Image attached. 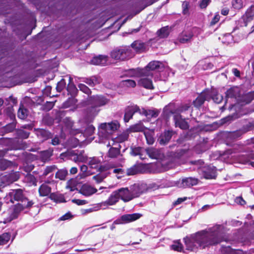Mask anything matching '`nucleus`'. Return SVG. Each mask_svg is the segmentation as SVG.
Segmentation results:
<instances>
[{
    "instance_id": "obj_59",
    "label": "nucleus",
    "mask_w": 254,
    "mask_h": 254,
    "mask_svg": "<svg viewBox=\"0 0 254 254\" xmlns=\"http://www.w3.org/2000/svg\"><path fill=\"white\" fill-rule=\"evenodd\" d=\"M65 84L66 83L64 79L61 80V81L58 83L56 87L57 91L59 92H61L65 87Z\"/></svg>"
},
{
    "instance_id": "obj_34",
    "label": "nucleus",
    "mask_w": 254,
    "mask_h": 254,
    "mask_svg": "<svg viewBox=\"0 0 254 254\" xmlns=\"http://www.w3.org/2000/svg\"><path fill=\"white\" fill-rule=\"evenodd\" d=\"M78 184L79 182H77L75 179H71L66 182V188L71 191L77 190Z\"/></svg>"
},
{
    "instance_id": "obj_41",
    "label": "nucleus",
    "mask_w": 254,
    "mask_h": 254,
    "mask_svg": "<svg viewBox=\"0 0 254 254\" xmlns=\"http://www.w3.org/2000/svg\"><path fill=\"white\" fill-rule=\"evenodd\" d=\"M140 172V168L138 165H134L127 170V176L134 175Z\"/></svg>"
},
{
    "instance_id": "obj_58",
    "label": "nucleus",
    "mask_w": 254,
    "mask_h": 254,
    "mask_svg": "<svg viewBox=\"0 0 254 254\" xmlns=\"http://www.w3.org/2000/svg\"><path fill=\"white\" fill-rule=\"evenodd\" d=\"M245 16L247 17L248 20L252 19L254 16V7L252 6L247 10L245 13Z\"/></svg>"
},
{
    "instance_id": "obj_61",
    "label": "nucleus",
    "mask_w": 254,
    "mask_h": 254,
    "mask_svg": "<svg viewBox=\"0 0 254 254\" xmlns=\"http://www.w3.org/2000/svg\"><path fill=\"white\" fill-rule=\"evenodd\" d=\"M128 137V135L127 133H123L117 137L116 138V141L117 142H123L127 140Z\"/></svg>"
},
{
    "instance_id": "obj_50",
    "label": "nucleus",
    "mask_w": 254,
    "mask_h": 254,
    "mask_svg": "<svg viewBox=\"0 0 254 254\" xmlns=\"http://www.w3.org/2000/svg\"><path fill=\"white\" fill-rule=\"evenodd\" d=\"M4 201L6 204L11 205L10 206H15V201L10 192L4 198Z\"/></svg>"
},
{
    "instance_id": "obj_30",
    "label": "nucleus",
    "mask_w": 254,
    "mask_h": 254,
    "mask_svg": "<svg viewBox=\"0 0 254 254\" xmlns=\"http://www.w3.org/2000/svg\"><path fill=\"white\" fill-rule=\"evenodd\" d=\"M64 122L67 127L70 128L71 129L70 133L72 134H76L77 133H80L82 131V130L79 129H75L73 127V123L71 120V119L69 118H66L64 120Z\"/></svg>"
},
{
    "instance_id": "obj_3",
    "label": "nucleus",
    "mask_w": 254,
    "mask_h": 254,
    "mask_svg": "<svg viewBox=\"0 0 254 254\" xmlns=\"http://www.w3.org/2000/svg\"><path fill=\"white\" fill-rule=\"evenodd\" d=\"M233 151L230 150V153L241 152L243 153L238 155L237 157L238 161L243 164H246L250 162V164L254 167V146L252 148H245L242 145H236L233 148Z\"/></svg>"
},
{
    "instance_id": "obj_9",
    "label": "nucleus",
    "mask_w": 254,
    "mask_h": 254,
    "mask_svg": "<svg viewBox=\"0 0 254 254\" xmlns=\"http://www.w3.org/2000/svg\"><path fill=\"white\" fill-rule=\"evenodd\" d=\"M83 153V151L76 152L75 151H70L62 153L61 156L62 158L67 157L75 163L84 162L87 160V157L84 156Z\"/></svg>"
},
{
    "instance_id": "obj_47",
    "label": "nucleus",
    "mask_w": 254,
    "mask_h": 254,
    "mask_svg": "<svg viewBox=\"0 0 254 254\" xmlns=\"http://www.w3.org/2000/svg\"><path fill=\"white\" fill-rule=\"evenodd\" d=\"M28 115V111L26 109L23 108V106L20 107L17 112V116L21 119H25Z\"/></svg>"
},
{
    "instance_id": "obj_54",
    "label": "nucleus",
    "mask_w": 254,
    "mask_h": 254,
    "mask_svg": "<svg viewBox=\"0 0 254 254\" xmlns=\"http://www.w3.org/2000/svg\"><path fill=\"white\" fill-rule=\"evenodd\" d=\"M122 85L127 87L133 88L136 86V82L131 79L125 80L122 81Z\"/></svg>"
},
{
    "instance_id": "obj_10",
    "label": "nucleus",
    "mask_w": 254,
    "mask_h": 254,
    "mask_svg": "<svg viewBox=\"0 0 254 254\" xmlns=\"http://www.w3.org/2000/svg\"><path fill=\"white\" fill-rule=\"evenodd\" d=\"M109 100L102 95H94L89 97L87 100V104L92 107H99L107 104Z\"/></svg>"
},
{
    "instance_id": "obj_5",
    "label": "nucleus",
    "mask_w": 254,
    "mask_h": 254,
    "mask_svg": "<svg viewBox=\"0 0 254 254\" xmlns=\"http://www.w3.org/2000/svg\"><path fill=\"white\" fill-rule=\"evenodd\" d=\"M164 68L163 64L159 61H152L150 62L144 68H138L139 73L143 76H151L153 77V72L156 70L161 69Z\"/></svg>"
},
{
    "instance_id": "obj_22",
    "label": "nucleus",
    "mask_w": 254,
    "mask_h": 254,
    "mask_svg": "<svg viewBox=\"0 0 254 254\" xmlns=\"http://www.w3.org/2000/svg\"><path fill=\"white\" fill-rule=\"evenodd\" d=\"M172 136V132L170 131H165L158 138L157 141L162 145L166 144L169 142Z\"/></svg>"
},
{
    "instance_id": "obj_63",
    "label": "nucleus",
    "mask_w": 254,
    "mask_h": 254,
    "mask_svg": "<svg viewBox=\"0 0 254 254\" xmlns=\"http://www.w3.org/2000/svg\"><path fill=\"white\" fill-rule=\"evenodd\" d=\"M189 2L185 1L182 4L183 13L185 15L188 14L189 13Z\"/></svg>"
},
{
    "instance_id": "obj_16",
    "label": "nucleus",
    "mask_w": 254,
    "mask_h": 254,
    "mask_svg": "<svg viewBox=\"0 0 254 254\" xmlns=\"http://www.w3.org/2000/svg\"><path fill=\"white\" fill-rule=\"evenodd\" d=\"M209 91H206L202 92L193 102L195 107L198 108L201 106L205 100H209Z\"/></svg>"
},
{
    "instance_id": "obj_4",
    "label": "nucleus",
    "mask_w": 254,
    "mask_h": 254,
    "mask_svg": "<svg viewBox=\"0 0 254 254\" xmlns=\"http://www.w3.org/2000/svg\"><path fill=\"white\" fill-rule=\"evenodd\" d=\"M13 198L16 203L14 204L15 206H31L34 204L32 200H29L24 197L21 189L14 190L10 192Z\"/></svg>"
},
{
    "instance_id": "obj_24",
    "label": "nucleus",
    "mask_w": 254,
    "mask_h": 254,
    "mask_svg": "<svg viewBox=\"0 0 254 254\" xmlns=\"http://www.w3.org/2000/svg\"><path fill=\"white\" fill-rule=\"evenodd\" d=\"M198 179L194 178H186L182 181V187L184 188L190 187L196 185L198 183Z\"/></svg>"
},
{
    "instance_id": "obj_38",
    "label": "nucleus",
    "mask_w": 254,
    "mask_h": 254,
    "mask_svg": "<svg viewBox=\"0 0 254 254\" xmlns=\"http://www.w3.org/2000/svg\"><path fill=\"white\" fill-rule=\"evenodd\" d=\"M83 81L88 85L93 87L99 84L101 82V79L97 77L92 76L90 78H85Z\"/></svg>"
},
{
    "instance_id": "obj_21",
    "label": "nucleus",
    "mask_w": 254,
    "mask_h": 254,
    "mask_svg": "<svg viewBox=\"0 0 254 254\" xmlns=\"http://www.w3.org/2000/svg\"><path fill=\"white\" fill-rule=\"evenodd\" d=\"M97 191L96 189L86 184L83 185L79 190V192L85 196H90Z\"/></svg>"
},
{
    "instance_id": "obj_36",
    "label": "nucleus",
    "mask_w": 254,
    "mask_h": 254,
    "mask_svg": "<svg viewBox=\"0 0 254 254\" xmlns=\"http://www.w3.org/2000/svg\"><path fill=\"white\" fill-rule=\"evenodd\" d=\"M50 198L56 203H61L66 201L64 195L62 194L52 193L50 194Z\"/></svg>"
},
{
    "instance_id": "obj_48",
    "label": "nucleus",
    "mask_w": 254,
    "mask_h": 254,
    "mask_svg": "<svg viewBox=\"0 0 254 254\" xmlns=\"http://www.w3.org/2000/svg\"><path fill=\"white\" fill-rule=\"evenodd\" d=\"M24 182L28 183L30 185H36L37 182L35 177L31 174L27 175L24 178Z\"/></svg>"
},
{
    "instance_id": "obj_32",
    "label": "nucleus",
    "mask_w": 254,
    "mask_h": 254,
    "mask_svg": "<svg viewBox=\"0 0 254 254\" xmlns=\"http://www.w3.org/2000/svg\"><path fill=\"white\" fill-rule=\"evenodd\" d=\"M88 164L91 168L98 169L101 166V160L96 157L89 158Z\"/></svg>"
},
{
    "instance_id": "obj_15",
    "label": "nucleus",
    "mask_w": 254,
    "mask_h": 254,
    "mask_svg": "<svg viewBox=\"0 0 254 254\" xmlns=\"http://www.w3.org/2000/svg\"><path fill=\"white\" fill-rule=\"evenodd\" d=\"M241 90L239 87H231L226 92V98H234L238 102V98L240 97Z\"/></svg>"
},
{
    "instance_id": "obj_12",
    "label": "nucleus",
    "mask_w": 254,
    "mask_h": 254,
    "mask_svg": "<svg viewBox=\"0 0 254 254\" xmlns=\"http://www.w3.org/2000/svg\"><path fill=\"white\" fill-rule=\"evenodd\" d=\"M111 56L115 60H125L130 58L131 57V53L128 48H124L113 51Z\"/></svg>"
},
{
    "instance_id": "obj_57",
    "label": "nucleus",
    "mask_w": 254,
    "mask_h": 254,
    "mask_svg": "<svg viewBox=\"0 0 254 254\" xmlns=\"http://www.w3.org/2000/svg\"><path fill=\"white\" fill-rule=\"evenodd\" d=\"M142 148L140 147H134L131 148L130 154L133 156L141 155Z\"/></svg>"
},
{
    "instance_id": "obj_43",
    "label": "nucleus",
    "mask_w": 254,
    "mask_h": 254,
    "mask_svg": "<svg viewBox=\"0 0 254 254\" xmlns=\"http://www.w3.org/2000/svg\"><path fill=\"white\" fill-rule=\"evenodd\" d=\"M145 127L142 123H138L131 126L129 130L131 132H140L143 131Z\"/></svg>"
},
{
    "instance_id": "obj_37",
    "label": "nucleus",
    "mask_w": 254,
    "mask_h": 254,
    "mask_svg": "<svg viewBox=\"0 0 254 254\" xmlns=\"http://www.w3.org/2000/svg\"><path fill=\"white\" fill-rule=\"evenodd\" d=\"M193 36L191 32L183 33L179 38V41L182 43H186L190 41Z\"/></svg>"
},
{
    "instance_id": "obj_49",
    "label": "nucleus",
    "mask_w": 254,
    "mask_h": 254,
    "mask_svg": "<svg viewBox=\"0 0 254 254\" xmlns=\"http://www.w3.org/2000/svg\"><path fill=\"white\" fill-rule=\"evenodd\" d=\"M143 114L148 117H157L159 115V112L156 110H144Z\"/></svg>"
},
{
    "instance_id": "obj_29",
    "label": "nucleus",
    "mask_w": 254,
    "mask_h": 254,
    "mask_svg": "<svg viewBox=\"0 0 254 254\" xmlns=\"http://www.w3.org/2000/svg\"><path fill=\"white\" fill-rule=\"evenodd\" d=\"M39 193L41 196H48L51 192V188L46 183L40 186L39 188Z\"/></svg>"
},
{
    "instance_id": "obj_18",
    "label": "nucleus",
    "mask_w": 254,
    "mask_h": 254,
    "mask_svg": "<svg viewBox=\"0 0 254 254\" xmlns=\"http://www.w3.org/2000/svg\"><path fill=\"white\" fill-rule=\"evenodd\" d=\"M202 172L204 177L207 179H214L216 176V169L213 167H204L202 168Z\"/></svg>"
},
{
    "instance_id": "obj_40",
    "label": "nucleus",
    "mask_w": 254,
    "mask_h": 254,
    "mask_svg": "<svg viewBox=\"0 0 254 254\" xmlns=\"http://www.w3.org/2000/svg\"><path fill=\"white\" fill-rule=\"evenodd\" d=\"M170 32V28L169 26H165L161 28L157 31V34L161 38L167 37Z\"/></svg>"
},
{
    "instance_id": "obj_45",
    "label": "nucleus",
    "mask_w": 254,
    "mask_h": 254,
    "mask_svg": "<svg viewBox=\"0 0 254 254\" xmlns=\"http://www.w3.org/2000/svg\"><path fill=\"white\" fill-rule=\"evenodd\" d=\"M11 235L8 233H4L0 235V245L6 244L10 240Z\"/></svg>"
},
{
    "instance_id": "obj_6",
    "label": "nucleus",
    "mask_w": 254,
    "mask_h": 254,
    "mask_svg": "<svg viewBox=\"0 0 254 254\" xmlns=\"http://www.w3.org/2000/svg\"><path fill=\"white\" fill-rule=\"evenodd\" d=\"M19 172H11L6 174L0 175V190L3 188L12 183L17 181L20 178Z\"/></svg>"
},
{
    "instance_id": "obj_2",
    "label": "nucleus",
    "mask_w": 254,
    "mask_h": 254,
    "mask_svg": "<svg viewBox=\"0 0 254 254\" xmlns=\"http://www.w3.org/2000/svg\"><path fill=\"white\" fill-rule=\"evenodd\" d=\"M147 185L145 184H134L129 188H121V199L124 202H128L134 198L139 197L147 190Z\"/></svg>"
},
{
    "instance_id": "obj_26",
    "label": "nucleus",
    "mask_w": 254,
    "mask_h": 254,
    "mask_svg": "<svg viewBox=\"0 0 254 254\" xmlns=\"http://www.w3.org/2000/svg\"><path fill=\"white\" fill-rule=\"evenodd\" d=\"M254 98V93L249 92L245 94H244L242 96L238 98V102L242 103L244 104H248L250 103Z\"/></svg>"
},
{
    "instance_id": "obj_11",
    "label": "nucleus",
    "mask_w": 254,
    "mask_h": 254,
    "mask_svg": "<svg viewBox=\"0 0 254 254\" xmlns=\"http://www.w3.org/2000/svg\"><path fill=\"white\" fill-rule=\"evenodd\" d=\"M133 76L140 77V79L138 81V85L148 89H153L154 88L152 80L150 78H151V76H143L141 75L139 73V70L137 69L134 70Z\"/></svg>"
},
{
    "instance_id": "obj_46",
    "label": "nucleus",
    "mask_w": 254,
    "mask_h": 254,
    "mask_svg": "<svg viewBox=\"0 0 254 254\" xmlns=\"http://www.w3.org/2000/svg\"><path fill=\"white\" fill-rule=\"evenodd\" d=\"M189 163L191 165H194L195 167L194 169L197 170H202V168L204 167V162L201 160H195V161H191L189 162Z\"/></svg>"
},
{
    "instance_id": "obj_28",
    "label": "nucleus",
    "mask_w": 254,
    "mask_h": 254,
    "mask_svg": "<svg viewBox=\"0 0 254 254\" xmlns=\"http://www.w3.org/2000/svg\"><path fill=\"white\" fill-rule=\"evenodd\" d=\"M15 166L16 165L13 162L8 161L5 159H0V170L1 171L5 170L8 168H11Z\"/></svg>"
},
{
    "instance_id": "obj_1",
    "label": "nucleus",
    "mask_w": 254,
    "mask_h": 254,
    "mask_svg": "<svg viewBox=\"0 0 254 254\" xmlns=\"http://www.w3.org/2000/svg\"><path fill=\"white\" fill-rule=\"evenodd\" d=\"M195 237L196 244L203 249L209 246L217 245L224 241L218 231L210 232L202 231L195 233Z\"/></svg>"
},
{
    "instance_id": "obj_19",
    "label": "nucleus",
    "mask_w": 254,
    "mask_h": 254,
    "mask_svg": "<svg viewBox=\"0 0 254 254\" xmlns=\"http://www.w3.org/2000/svg\"><path fill=\"white\" fill-rule=\"evenodd\" d=\"M120 197L121 198V191L120 189L118 190L114 191L110 195L108 199L105 202L104 204L113 205H115L119 200Z\"/></svg>"
},
{
    "instance_id": "obj_35",
    "label": "nucleus",
    "mask_w": 254,
    "mask_h": 254,
    "mask_svg": "<svg viewBox=\"0 0 254 254\" xmlns=\"http://www.w3.org/2000/svg\"><path fill=\"white\" fill-rule=\"evenodd\" d=\"M209 99L212 98L217 104L221 103L223 100V96L218 94L217 91L214 90H212L211 92L209 91Z\"/></svg>"
},
{
    "instance_id": "obj_56",
    "label": "nucleus",
    "mask_w": 254,
    "mask_h": 254,
    "mask_svg": "<svg viewBox=\"0 0 254 254\" xmlns=\"http://www.w3.org/2000/svg\"><path fill=\"white\" fill-rule=\"evenodd\" d=\"M95 127L93 125H87L86 128L84 129V134L87 136L91 135L94 132Z\"/></svg>"
},
{
    "instance_id": "obj_25",
    "label": "nucleus",
    "mask_w": 254,
    "mask_h": 254,
    "mask_svg": "<svg viewBox=\"0 0 254 254\" xmlns=\"http://www.w3.org/2000/svg\"><path fill=\"white\" fill-rule=\"evenodd\" d=\"M132 48L138 53H142L146 50V45L140 41H135L131 44Z\"/></svg>"
},
{
    "instance_id": "obj_31",
    "label": "nucleus",
    "mask_w": 254,
    "mask_h": 254,
    "mask_svg": "<svg viewBox=\"0 0 254 254\" xmlns=\"http://www.w3.org/2000/svg\"><path fill=\"white\" fill-rule=\"evenodd\" d=\"M107 61V57L100 55L94 57L91 60V63L96 65H105Z\"/></svg>"
},
{
    "instance_id": "obj_64",
    "label": "nucleus",
    "mask_w": 254,
    "mask_h": 254,
    "mask_svg": "<svg viewBox=\"0 0 254 254\" xmlns=\"http://www.w3.org/2000/svg\"><path fill=\"white\" fill-rule=\"evenodd\" d=\"M232 5L236 9H240L243 7V1L242 0H234L232 1Z\"/></svg>"
},
{
    "instance_id": "obj_13",
    "label": "nucleus",
    "mask_w": 254,
    "mask_h": 254,
    "mask_svg": "<svg viewBox=\"0 0 254 254\" xmlns=\"http://www.w3.org/2000/svg\"><path fill=\"white\" fill-rule=\"evenodd\" d=\"M120 127L119 123L117 121L111 123H103L100 126V133L112 134Z\"/></svg>"
},
{
    "instance_id": "obj_42",
    "label": "nucleus",
    "mask_w": 254,
    "mask_h": 254,
    "mask_svg": "<svg viewBox=\"0 0 254 254\" xmlns=\"http://www.w3.org/2000/svg\"><path fill=\"white\" fill-rule=\"evenodd\" d=\"M120 155V150L118 147H111L108 152V156L110 158H116Z\"/></svg>"
},
{
    "instance_id": "obj_62",
    "label": "nucleus",
    "mask_w": 254,
    "mask_h": 254,
    "mask_svg": "<svg viewBox=\"0 0 254 254\" xmlns=\"http://www.w3.org/2000/svg\"><path fill=\"white\" fill-rule=\"evenodd\" d=\"M56 169L57 167L55 165L47 166L44 171L43 175L47 176L49 173L53 172V171L56 170Z\"/></svg>"
},
{
    "instance_id": "obj_17",
    "label": "nucleus",
    "mask_w": 254,
    "mask_h": 254,
    "mask_svg": "<svg viewBox=\"0 0 254 254\" xmlns=\"http://www.w3.org/2000/svg\"><path fill=\"white\" fill-rule=\"evenodd\" d=\"M147 154L153 159H162L164 157L163 153L160 150L154 148H150L146 149Z\"/></svg>"
},
{
    "instance_id": "obj_55",
    "label": "nucleus",
    "mask_w": 254,
    "mask_h": 254,
    "mask_svg": "<svg viewBox=\"0 0 254 254\" xmlns=\"http://www.w3.org/2000/svg\"><path fill=\"white\" fill-rule=\"evenodd\" d=\"M37 135L41 136L44 139H46L49 135V132L46 130L39 129L37 130Z\"/></svg>"
},
{
    "instance_id": "obj_8",
    "label": "nucleus",
    "mask_w": 254,
    "mask_h": 254,
    "mask_svg": "<svg viewBox=\"0 0 254 254\" xmlns=\"http://www.w3.org/2000/svg\"><path fill=\"white\" fill-rule=\"evenodd\" d=\"M24 207H9L6 211L3 212L2 214L3 217V223L5 224L17 218L19 214L24 209Z\"/></svg>"
},
{
    "instance_id": "obj_52",
    "label": "nucleus",
    "mask_w": 254,
    "mask_h": 254,
    "mask_svg": "<svg viewBox=\"0 0 254 254\" xmlns=\"http://www.w3.org/2000/svg\"><path fill=\"white\" fill-rule=\"evenodd\" d=\"M144 135L145 136L147 143L150 145L153 144L154 142L155 139L152 134L149 131L144 132Z\"/></svg>"
},
{
    "instance_id": "obj_14",
    "label": "nucleus",
    "mask_w": 254,
    "mask_h": 254,
    "mask_svg": "<svg viewBox=\"0 0 254 254\" xmlns=\"http://www.w3.org/2000/svg\"><path fill=\"white\" fill-rule=\"evenodd\" d=\"M184 241L188 250L192 251L197 248L196 245L197 244L195 234L184 238Z\"/></svg>"
},
{
    "instance_id": "obj_39",
    "label": "nucleus",
    "mask_w": 254,
    "mask_h": 254,
    "mask_svg": "<svg viewBox=\"0 0 254 254\" xmlns=\"http://www.w3.org/2000/svg\"><path fill=\"white\" fill-rule=\"evenodd\" d=\"M67 174V170L65 168H64L57 171L56 173L55 177L60 180H64Z\"/></svg>"
},
{
    "instance_id": "obj_27",
    "label": "nucleus",
    "mask_w": 254,
    "mask_h": 254,
    "mask_svg": "<svg viewBox=\"0 0 254 254\" xmlns=\"http://www.w3.org/2000/svg\"><path fill=\"white\" fill-rule=\"evenodd\" d=\"M53 155V150L51 149L41 151L39 153V158L42 162H46L50 160Z\"/></svg>"
},
{
    "instance_id": "obj_44",
    "label": "nucleus",
    "mask_w": 254,
    "mask_h": 254,
    "mask_svg": "<svg viewBox=\"0 0 254 254\" xmlns=\"http://www.w3.org/2000/svg\"><path fill=\"white\" fill-rule=\"evenodd\" d=\"M16 127V124L14 123H12L6 125L5 127L1 128V132L6 133L12 132L13 131Z\"/></svg>"
},
{
    "instance_id": "obj_51",
    "label": "nucleus",
    "mask_w": 254,
    "mask_h": 254,
    "mask_svg": "<svg viewBox=\"0 0 254 254\" xmlns=\"http://www.w3.org/2000/svg\"><path fill=\"white\" fill-rule=\"evenodd\" d=\"M78 87L79 88L80 91H81L82 92L88 95H89L91 94V90L84 84L79 83L78 85Z\"/></svg>"
},
{
    "instance_id": "obj_20",
    "label": "nucleus",
    "mask_w": 254,
    "mask_h": 254,
    "mask_svg": "<svg viewBox=\"0 0 254 254\" xmlns=\"http://www.w3.org/2000/svg\"><path fill=\"white\" fill-rule=\"evenodd\" d=\"M174 121L176 127H179L181 129H186L189 128V125L185 120L182 119L181 115L176 114L174 116Z\"/></svg>"
},
{
    "instance_id": "obj_7",
    "label": "nucleus",
    "mask_w": 254,
    "mask_h": 254,
    "mask_svg": "<svg viewBox=\"0 0 254 254\" xmlns=\"http://www.w3.org/2000/svg\"><path fill=\"white\" fill-rule=\"evenodd\" d=\"M142 216V214L138 213L123 215L120 218L114 221L111 226V230H113L115 229V225L128 223L139 219Z\"/></svg>"
},
{
    "instance_id": "obj_33",
    "label": "nucleus",
    "mask_w": 254,
    "mask_h": 254,
    "mask_svg": "<svg viewBox=\"0 0 254 254\" xmlns=\"http://www.w3.org/2000/svg\"><path fill=\"white\" fill-rule=\"evenodd\" d=\"M80 172L78 175L79 179H85L87 176L91 175L92 174L90 171H88V167L86 165H82L80 167Z\"/></svg>"
},
{
    "instance_id": "obj_53",
    "label": "nucleus",
    "mask_w": 254,
    "mask_h": 254,
    "mask_svg": "<svg viewBox=\"0 0 254 254\" xmlns=\"http://www.w3.org/2000/svg\"><path fill=\"white\" fill-rule=\"evenodd\" d=\"M171 248L175 251L181 252L183 250V246L180 242H177L171 245Z\"/></svg>"
},
{
    "instance_id": "obj_23",
    "label": "nucleus",
    "mask_w": 254,
    "mask_h": 254,
    "mask_svg": "<svg viewBox=\"0 0 254 254\" xmlns=\"http://www.w3.org/2000/svg\"><path fill=\"white\" fill-rule=\"evenodd\" d=\"M139 110L137 106L129 107L126 109L124 120L125 122H128L132 118L133 114Z\"/></svg>"
},
{
    "instance_id": "obj_60",
    "label": "nucleus",
    "mask_w": 254,
    "mask_h": 254,
    "mask_svg": "<svg viewBox=\"0 0 254 254\" xmlns=\"http://www.w3.org/2000/svg\"><path fill=\"white\" fill-rule=\"evenodd\" d=\"M17 134L19 137L26 139L29 137L30 133L23 130L20 129L17 130Z\"/></svg>"
}]
</instances>
